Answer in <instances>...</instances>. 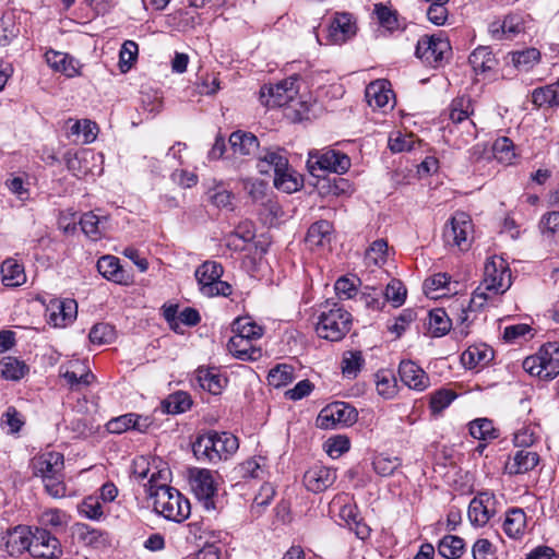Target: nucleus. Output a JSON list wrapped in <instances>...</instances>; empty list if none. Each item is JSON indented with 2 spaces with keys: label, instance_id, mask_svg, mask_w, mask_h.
I'll use <instances>...</instances> for the list:
<instances>
[{
  "label": "nucleus",
  "instance_id": "f257e3e1",
  "mask_svg": "<svg viewBox=\"0 0 559 559\" xmlns=\"http://www.w3.org/2000/svg\"><path fill=\"white\" fill-rule=\"evenodd\" d=\"M511 285V270L507 261L501 257L493 255L487 259L484 266V278L472 297L468 300L456 298L449 307L450 313H456V321L464 324L468 320V311H480L486 305L493 304L497 297L503 295Z\"/></svg>",
  "mask_w": 559,
  "mask_h": 559
},
{
  "label": "nucleus",
  "instance_id": "f03ea898",
  "mask_svg": "<svg viewBox=\"0 0 559 559\" xmlns=\"http://www.w3.org/2000/svg\"><path fill=\"white\" fill-rule=\"evenodd\" d=\"M33 474L40 477L46 492L60 499L67 495V486L63 481V454L56 451L43 452L32 460Z\"/></svg>",
  "mask_w": 559,
  "mask_h": 559
},
{
  "label": "nucleus",
  "instance_id": "7ed1b4c3",
  "mask_svg": "<svg viewBox=\"0 0 559 559\" xmlns=\"http://www.w3.org/2000/svg\"><path fill=\"white\" fill-rule=\"evenodd\" d=\"M239 448L237 437L229 432L209 431L200 435L192 444L199 461L217 463L231 457Z\"/></svg>",
  "mask_w": 559,
  "mask_h": 559
},
{
  "label": "nucleus",
  "instance_id": "20e7f679",
  "mask_svg": "<svg viewBox=\"0 0 559 559\" xmlns=\"http://www.w3.org/2000/svg\"><path fill=\"white\" fill-rule=\"evenodd\" d=\"M154 486H150V495L154 498L155 511L166 520L180 523L190 515L189 500L177 489L159 485L153 491Z\"/></svg>",
  "mask_w": 559,
  "mask_h": 559
},
{
  "label": "nucleus",
  "instance_id": "39448f33",
  "mask_svg": "<svg viewBox=\"0 0 559 559\" xmlns=\"http://www.w3.org/2000/svg\"><path fill=\"white\" fill-rule=\"evenodd\" d=\"M350 325L352 314L334 304L332 308L321 311L316 332L321 338L338 342L349 332Z\"/></svg>",
  "mask_w": 559,
  "mask_h": 559
},
{
  "label": "nucleus",
  "instance_id": "423d86ee",
  "mask_svg": "<svg viewBox=\"0 0 559 559\" xmlns=\"http://www.w3.org/2000/svg\"><path fill=\"white\" fill-rule=\"evenodd\" d=\"M526 372L540 379L550 380L559 374V342H548L523 361Z\"/></svg>",
  "mask_w": 559,
  "mask_h": 559
},
{
  "label": "nucleus",
  "instance_id": "0eeeda50",
  "mask_svg": "<svg viewBox=\"0 0 559 559\" xmlns=\"http://www.w3.org/2000/svg\"><path fill=\"white\" fill-rule=\"evenodd\" d=\"M474 226L471 216L465 212H456L443 230L448 246L467 250L472 243Z\"/></svg>",
  "mask_w": 559,
  "mask_h": 559
},
{
  "label": "nucleus",
  "instance_id": "6e6552de",
  "mask_svg": "<svg viewBox=\"0 0 559 559\" xmlns=\"http://www.w3.org/2000/svg\"><path fill=\"white\" fill-rule=\"evenodd\" d=\"M296 78H287L277 84L264 85L260 91L262 104L267 107H283L288 105L298 94Z\"/></svg>",
  "mask_w": 559,
  "mask_h": 559
},
{
  "label": "nucleus",
  "instance_id": "1a4fd4ad",
  "mask_svg": "<svg viewBox=\"0 0 559 559\" xmlns=\"http://www.w3.org/2000/svg\"><path fill=\"white\" fill-rule=\"evenodd\" d=\"M31 540V556L35 559H59L63 554L59 539L44 527H34Z\"/></svg>",
  "mask_w": 559,
  "mask_h": 559
},
{
  "label": "nucleus",
  "instance_id": "9d476101",
  "mask_svg": "<svg viewBox=\"0 0 559 559\" xmlns=\"http://www.w3.org/2000/svg\"><path fill=\"white\" fill-rule=\"evenodd\" d=\"M308 167L312 175L316 170H328L336 174H344L350 167L349 157L335 150L309 153Z\"/></svg>",
  "mask_w": 559,
  "mask_h": 559
},
{
  "label": "nucleus",
  "instance_id": "9b49d317",
  "mask_svg": "<svg viewBox=\"0 0 559 559\" xmlns=\"http://www.w3.org/2000/svg\"><path fill=\"white\" fill-rule=\"evenodd\" d=\"M357 419L354 407L343 402L333 403L324 407L318 418L317 425L323 429L334 428L336 425L349 426Z\"/></svg>",
  "mask_w": 559,
  "mask_h": 559
},
{
  "label": "nucleus",
  "instance_id": "f8f14e48",
  "mask_svg": "<svg viewBox=\"0 0 559 559\" xmlns=\"http://www.w3.org/2000/svg\"><path fill=\"white\" fill-rule=\"evenodd\" d=\"M498 501L490 491H481L475 496L468 506L467 515L473 525L484 526L497 513Z\"/></svg>",
  "mask_w": 559,
  "mask_h": 559
},
{
  "label": "nucleus",
  "instance_id": "ddd939ff",
  "mask_svg": "<svg viewBox=\"0 0 559 559\" xmlns=\"http://www.w3.org/2000/svg\"><path fill=\"white\" fill-rule=\"evenodd\" d=\"M47 322L53 328L71 324L78 316V304L74 299H52L46 309Z\"/></svg>",
  "mask_w": 559,
  "mask_h": 559
},
{
  "label": "nucleus",
  "instance_id": "4468645a",
  "mask_svg": "<svg viewBox=\"0 0 559 559\" xmlns=\"http://www.w3.org/2000/svg\"><path fill=\"white\" fill-rule=\"evenodd\" d=\"M357 33V23L348 12L335 13L330 26L328 38L332 44L342 45L352 39Z\"/></svg>",
  "mask_w": 559,
  "mask_h": 559
},
{
  "label": "nucleus",
  "instance_id": "2eb2a0df",
  "mask_svg": "<svg viewBox=\"0 0 559 559\" xmlns=\"http://www.w3.org/2000/svg\"><path fill=\"white\" fill-rule=\"evenodd\" d=\"M450 50L448 40L439 37L425 36L418 40L416 56L429 64L441 62Z\"/></svg>",
  "mask_w": 559,
  "mask_h": 559
},
{
  "label": "nucleus",
  "instance_id": "dca6fc26",
  "mask_svg": "<svg viewBox=\"0 0 559 559\" xmlns=\"http://www.w3.org/2000/svg\"><path fill=\"white\" fill-rule=\"evenodd\" d=\"M336 478L335 469L323 465H313L305 473L304 485L307 490L320 493L330 488Z\"/></svg>",
  "mask_w": 559,
  "mask_h": 559
},
{
  "label": "nucleus",
  "instance_id": "f3484780",
  "mask_svg": "<svg viewBox=\"0 0 559 559\" xmlns=\"http://www.w3.org/2000/svg\"><path fill=\"white\" fill-rule=\"evenodd\" d=\"M32 528L24 525H17L7 532L2 537L4 549L10 556H20L24 551L31 554Z\"/></svg>",
  "mask_w": 559,
  "mask_h": 559
},
{
  "label": "nucleus",
  "instance_id": "a211bd4d",
  "mask_svg": "<svg viewBox=\"0 0 559 559\" xmlns=\"http://www.w3.org/2000/svg\"><path fill=\"white\" fill-rule=\"evenodd\" d=\"M189 484L200 500H210L216 492V485L213 474L205 468H191L189 472Z\"/></svg>",
  "mask_w": 559,
  "mask_h": 559
},
{
  "label": "nucleus",
  "instance_id": "6ab92c4d",
  "mask_svg": "<svg viewBox=\"0 0 559 559\" xmlns=\"http://www.w3.org/2000/svg\"><path fill=\"white\" fill-rule=\"evenodd\" d=\"M98 272L108 281L119 285H129L133 282L130 272L120 265L118 258L114 255H104L97 261Z\"/></svg>",
  "mask_w": 559,
  "mask_h": 559
},
{
  "label": "nucleus",
  "instance_id": "aec40b11",
  "mask_svg": "<svg viewBox=\"0 0 559 559\" xmlns=\"http://www.w3.org/2000/svg\"><path fill=\"white\" fill-rule=\"evenodd\" d=\"M152 424L153 421L148 416L129 413L110 419L107 428L111 433H122L129 429L146 432Z\"/></svg>",
  "mask_w": 559,
  "mask_h": 559
},
{
  "label": "nucleus",
  "instance_id": "412c9836",
  "mask_svg": "<svg viewBox=\"0 0 559 559\" xmlns=\"http://www.w3.org/2000/svg\"><path fill=\"white\" fill-rule=\"evenodd\" d=\"M402 382L409 389L424 391L430 385L427 373L413 361H402L399 366Z\"/></svg>",
  "mask_w": 559,
  "mask_h": 559
},
{
  "label": "nucleus",
  "instance_id": "4be33fe9",
  "mask_svg": "<svg viewBox=\"0 0 559 559\" xmlns=\"http://www.w3.org/2000/svg\"><path fill=\"white\" fill-rule=\"evenodd\" d=\"M255 341L233 335L228 341V352L242 361H255L262 357L261 347L254 344Z\"/></svg>",
  "mask_w": 559,
  "mask_h": 559
},
{
  "label": "nucleus",
  "instance_id": "5701e85b",
  "mask_svg": "<svg viewBox=\"0 0 559 559\" xmlns=\"http://www.w3.org/2000/svg\"><path fill=\"white\" fill-rule=\"evenodd\" d=\"M493 350L486 344L469 346L461 355L462 364L468 369L483 368L493 359Z\"/></svg>",
  "mask_w": 559,
  "mask_h": 559
},
{
  "label": "nucleus",
  "instance_id": "b1692460",
  "mask_svg": "<svg viewBox=\"0 0 559 559\" xmlns=\"http://www.w3.org/2000/svg\"><path fill=\"white\" fill-rule=\"evenodd\" d=\"M536 452L519 450L506 462V472L510 475L524 474L532 471L538 464Z\"/></svg>",
  "mask_w": 559,
  "mask_h": 559
},
{
  "label": "nucleus",
  "instance_id": "393cba45",
  "mask_svg": "<svg viewBox=\"0 0 559 559\" xmlns=\"http://www.w3.org/2000/svg\"><path fill=\"white\" fill-rule=\"evenodd\" d=\"M45 59L53 71L61 72L68 78L79 74L78 61L66 52L48 50Z\"/></svg>",
  "mask_w": 559,
  "mask_h": 559
},
{
  "label": "nucleus",
  "instance_id": "a878e982",
  "mask_svg": "<svg viewBox=\"0 0 559 559\" xmlns=\"http://www.w3.org/2000/svg\"><path fill=\"white\" fill-rule=\"evenodd\" d=\"M229 144L235 155L247 156L254 154L259 150L258 138L243 131H235L229 136Z\"/></svg>",
  "mask_w": 559,
  "mask_h": 559
},
{
  "label": "nucleus",
  "instance_id": "bb28decb",
  "mask_svg": "<svg viewBox=\"0 0 559 559\" xmlns=\"http://www.w3.org/2000/svg\"><path fill=\"white\" fill-rule=\"evenodd\" d=\"M496 39H512L524 31V20L520 14H509L500 25L492 24L490 27Z\"/></svg>",
  "mask_w": 559,
  "mask_h": 559
},
{
  "label": "nucleus",
  "instance_id": "cd10ccee",
  "mask_svg": "<svg viewBox=\"0 0 559 559\" xmlns=\"http://www.w3.org/2000/svg\"><path fill=\"white\" fill-rule=\"evenodd\" d=\"M69 367L70 369H67L62 373V377L71 389L78 390L82 385H90L94 380V374L88 370L85 364L74 360L70 362Z\"/></svg>",
  "mask_w": 559,
  "mask_h": 559
},
{
  "label": "nucleus",
  "instance_id": "c85d7f7f",
  "mask_svg": "<svg viewBox=\"0 0 559 559\" xmlns=\"http://www.w3.org/2000/svg\"><path fill=\"white\" fill-rule=\"evenodd\" d=\"M333 226L329 221L313 223L307 233L306 242L310 248L325 247L332 240Z\"/></svg>",
  "mask_w": 559,
  "mask_h": 559
},
{
  "label": "nucleus",
  "instance_id": "c756f323",
  "mask_svg": "<svg viewBox=\"0 0 559 559\" xmlns=\"http://www.w3.org/2000/svg\"><path fill=\"white\" fill-rule=\"evenodd\" d=\"M340 518L345 525L353 531L360 539H366L370 535V527L361 521L356 506L345 504L340 510Z\"/></svg>",
  "mask_w": 559,
  "mask_h": 559
},
{
  "label": "nucleus",
  "instance_id": "7c9ffc66",
  "mask_svg": "<svg viewBox=\"0 0 559 559\" xmlns=\"http://www.w3.org/2000/svg\"><path fill=\"white\" fill-rule=\"evenodd\" d=\"M503 532L513 539L521 538L526 530V514L522 509L513 508L506 513Z\"/></svg>",
  "mask_w": 559,
  "mask_h": 559
},
{
  "label": "nucleus",
  "instance_id": "2f4dec72",
  "mask_svg": "<svg viewBox=\"0 0 559 559\" xmlns=\"http://www.w3.org/2000/svg\"><path fill=\"white\" fill-rule=\"evenodd\" d=\"M282 169L274 174V186L286 193L298 191L302 187L301 176L289 166V163Z\"/></svg>",
  "mask_w": 559,
  "mask_h": 559
},
{
  "label": "nucleus",
  "instance_id": "473e14b6",
  "mask_svg": "<svg viewBox=\"0 0 559 559\" xmlns=\"http://www.w3.org/2000/svg\"><path fill=\"white\" fill-rule=\"evenodd\" d=\"M108 217L99 216L94 212H87L80 218V225L83 233L92 240H98L107 229Z\"/></svg>",
  "mask_w": 559,
  "mask_h": 559
},
{
  "label": "nucleus",
  "instance_id": "72a5a7b5",
  "mask_svg": "<svg viewBox=\"0 0 559 559\" xmlns=\"http://www.w3.org/2000/svg\"><path fill=\"white\" fill-rule=\"evenodd\" d=\"M258 159V168L262 174H267L269 168H272L274 173L283 170L282 167L287 166L288 163L284 151L281 148H265L259 154Z\"/></svg>",
  "mask_w": 559,
  "mask_h": 559
},
{
  "label": "nucleus",
  "instance_id": "f704fd0d",
  "mask_svg": "<svg viewBox=\"0 0 559 559\" xmlns=\"http://www.w3.org/2000/svg\"><path fill=\"white\" fill-rule=\"evenodd\" d=\"M199 385L211 394H219L226 384V378L215 369L200 368L197 370Z\"/></svg>",
  "mask_w": 559,
  "mask_h": 559
},
{
  "label": "nucleus",
  "instance_id": "c9c22d12",
  "mask_svg": "<svg viewBox=\"0 0 559 559\" xmlns=\"http://www.w3.org/2000/svg\"><path fill=\"white\" fill-rule=\"evenodd\" d=\"M2 283L7 287H17L26 282L24 267L14 259H7L1 264Z\"/></svg>",
  "mask_w": 559,
  "mask_h": 559
},
{
  "label": "nucleus",
  "instance_id": "e433bc0d",
  "mask_svg": "<svg viewBox=\"0 0 559 559\" xmlns=\"http://www.w3.org/2000/svg\"><path fill=\"white\" fill-rule=\"evenodd\" d=\"M468 61L476 74L491 71L497 64V60L490 48L485 46L477 47L469 55Z\"/></svg>",
  "mask_w": 559,
  "mask_h": 559
},
{
  "label": "nucleus",
  "instance_id": "4c0bfd02",
  "mask_svg": "<svg viewBox=\"0 0 559 559\" xmlns=\"http://www.w3.org/2000/svg\"><path fill=\"white\" fill-rule=\"evenodd\" d=\"M452 326L450 313L442 308H436L428 313V329L432 336L441 337L449 333Z\"/></svg>",
  "mask_w": 559,
  "mask_h": 559
},
{
  "label": "nucleus",
  "instance_id": "58836bf2",
  "mask_svg": "<svg viewBox=\"0 0 559 559\" xmlns=\"http://www.w3.org/2000/svg\"><path fill=\"white\" fill-rule=\"evenodd\" d=\"M78 534L80 539L94 548H106L110 546V537L107 532L91 527L87 524H79Z\"/></svg>",
  "mask_w": 559,
  "mask_h": 559
},
{
  "label": "nucleus",
  "instance_id": "ea45409f",
  "mask_svg": "<svg viewBox=\"0 0 559 559\" xmlns=\"http://www.w3.org/2000/svg\"><path fill=\"white\" fill-rule=\"evenodd\" d=\"M450 276L447 273H438L424 282L423 289L427 297L438 299L450 293Z\"/></svg>",
  "mask_w": 559,
  "mask_h": 559
},
{
  "label": "nucleus",
  "instance_id": "a19ab883",
  "mask_svg": "<svg viewBox=\"0 0 559 559\" xmlns=\"http://www.w3.org/2000/svg\"><path fill=\"white\" fill-rule=\"evenodd\" d=\"M440 556L447 559H459L465 552V542L455 535L443 536L437 546Z\"/></svg>",
  "mask_w": 559,
  "mask_h": 559
},
{
  "label": "nucleus",
  "instance_id": "79ce46f5",
  "mask_svg": "<svg viewBox=\"0 0 559 559\" xmlns=\"http://www.w3.org/2000/svg\"><path fill=\"white\" fill-rule=\"evenodd\" d=\"M224 269L221 263L216 261H205L194 272L199 289L202 293V287L207 283H214L223 276Z\"/></svg>",
  "mask_w": 559,
  "mask_h": 559
},
{
  "label": "nucleus",
  "instance_id": "37998d69",
  "mask_svg": "<svg viewBox=\"0 0 559 559\" xmlns=\"http://www.w3.org/2000/svg\"><path fill=\"white\" fill-rule=\"evenodd\" d=\"M233 332L235 336L258 341L263 335V328L249 317H240L234 321Z\"/></svg>",
  "mask_w": 559,
  "mask_h": 559
},
{
  "label": "nucleus",
  "instance_id": "c03bdc74",
  "mask_svg": "<svg viewBox=\"0 0 559 559\" xmlns=\"http://www.w3.org/2000/svg\"><path fill=\"white\" fill-rule=\"evenodd\" d=\"M88 157L94 158V154L90 151H83L81 153L68 152L64 155L67 168L78 178H81L88 173L87 162Z\"/></svg>",
  "mask_w": 559,
  "mask_h": 559
},
{
  "label": "nucleus",
  "instance_id": "a18cd8bd",
  "mask_svg": "<svg viewBox=\"0 0 559 559\" xmlns=\"http://www.w3.org/2000/svg\"><path fill=\"white\" fill-rule=\"evenodd\" d=\"M473 114L472 99L468 96L456 97L452 100L449 108V118L454 123H461L467 120Z\"/></svg>",
  "mask_w": 559,
  "mask_h": 559
},
{
  "label": "nucleus",
  "instance_id": "49530a36",
  "mask_svg": "<svg viewBox=\"0 0 559 559\" xmlns=\"http://www.w3.org/2000/svg\"><path fill=\"white\" fill-rule=\"evenodd\" d=\"M511 59L519 71L527 72L538 63L540 52L535 48H528L512 52Z\"/></svg>",
  "mask_w": 559,
  "mask_h": 559
},
{
  "label": "nucleus",
  "instance_id": "de8ad7c7",
  "mask_svg": "<svg viewBox=\"0 0 559 559\" xmlns=\"http://www.w3.org/2000/svg\"><path fill=\"white\" fill-rule=\"evenodd\" d=\"M532 103L537 107L559 106V95L555 83L535 88L532 93Z\"/></svg>",
  "mask_w": 559,
  "mask_h": 559
},
{
  "label": "nucleus",
  "instance_id": "09e8293b",
  "mask_svg": "<svg viewBox=\"0 0 559 559\" xmlns=\"http://www.w3.org/2000/svg\"><path fill=\"white\" fill-rule=\"evenodd\" d=\"M365 362L360 352H345L341 361V369L344 377L354 379L357 377Z\"/></svg>",
  "mask_w": 559,
  "mask_h": 559
},
{
  "label": "nucleus",
  "instance_id": "8fccbe9b",
  "mask_svg": "<svg viewBox=\"0 0 559 559\" xmlns=\"http://www.w3.org/2000/svg\"><path fill=\"white\" fill-rule=\"evenodd\" d=\"M78 512L81 516L92 521H100L104 518L103 503L95 496L84 498L78 506Z\"/></svg>",
  "mask_w": 559,
  "mask_h": 559
},
{
  "label": "nucleus",
  "instance_id": "3c124183",
  "mask_svg": "<svg viewBox=\"0 0 559 559\" xmlns=\"http://www.w3.org/2000/svg\"><path fill=\"white\" fill-rule=\"evenodd\" d=\"M492 154L498 162L507 165L512 164L516 156L513 142L506 136L498 138L493 142Z\"/></svg>",
  "mask_w": 559,
  "mask_h": 559
},
{
  "label": "nucleus",
  "instance_id": "603ef678",
  "mask_svg": "<svg viewBox=\"0 0 559 559\" xmlns=\"http://www.w3.org/2000/svg\"><path fill=\"white\" fill-rule=\"evenodd\" d=\"M365 264L371 272L382 269L384 265V239H378L372 242L366 251Z\"/></svg>",
  "mask_w": 559,
  "mask_h": 559
},
{
  "label": "nucleus",
  "instance_id": "864d4df0",
  "mask_svg": "<svg viewBox=\"0 0 559 559\" xmlns=\"http://www.w3.org/2000/svg\"><path fill=\"white\" fill-rule=\"evenodd\" d=\"M469 433L478 440H492L498 437V431L495 429L492 421L487 418L473 420L469 424Z\"/></svg>",
  "mask_w": 559,
  "mask_h": 559
},
{
  "label": "nucleus",
  "instance_id": "5fc2aeb1",
  "mask_svg": "<svg viewBox=\"0 0 559 559\" xmlns=\"http://www.w3.org/2000/svg\"><path fill=\"white\" fill-rule=\"evenodd\" d=\"M360 280L356 276H342L335 284L334 289L337 297L342 300L352 299L358 293Z\"/></svg>",
  "mask_w": 559,
  "mask_h": 559
},
{
  "label": "nucleus",
  "instance_id": "6e6d98bb",
  "mask_svg": "<svg viewBox=\"0 0 559 559\" xmlns=\"http://www.w3.org/2000/svg\"><path fill=\"white\" fill-rule=\"evenodd\" d=\"M191 406V400L185 392H177L168 396L162 403L163 411L168 414H179L188 411Z\"/></svg>",
  "mask_w": 559,
  "mask_h": 559
},
{
  "label": "nucleus",
  "instance_id": "4d7b16f0",
  "mask_svg": "<svg viewBox=\"0 0 559 559\" xmlns=\"http://www.w3.org/2000/svg\"><path fill=\"white\" fill-rule=\"evenodd\" d=\"M20 28L13 13L0 15V46L4 47L17 36Z\"/></svg>",
  "mask_w": 559,
  "mask_h": 559
},
{
  "label": "nucleus",
  "instance_id": "13d9d810",
  "mask_svg": "<svg viewBox=\"0 0 559 559\" xmlns=\"http://www.w3.org/2000/svg\"><path fill=\"white\" fill-rule=\"evenodd\" d=\"M294 368L290 365L281 364L269 372V383L275 388L285 386L294 380Z\"/></svg>",
  "mask_w": 559,
  "mask_h": 559
},
{
  "label": "nucleus",
  "instance_id": "bf43d9fd",
  "mask_svg": "<svg viewBox=\"0 0 559 559\" xmlns=\"http://www.w3.org/2000/svg\"><path fill=\"white\" fill-rule=\"evenodd\" d=\"M38 522L40 524L39 527L58 530L63 528L68 524V516L66 512L59 509H48L40 514Z\"/></svg>",
  "mask_w": 559,
  "mask_h": 559
},
{
  "label": "nucleus",
  "instance_id": "052dcab7",
  "mask_svg": "<svg viewBox=\"0 0 559 559\" xmlns=\"http://www.w3.org/2000/svg\"><path fill=\"white\" fill-rule=\"evenodd\" d=\"M366 102L373 109L384 106V80H376L367 85L365 91Z\"/></svg>",
  "mask_w": 559,
  "mask_h": 559
},
{
  "label": "nucleus",
  "instance_id": "680f3d73",
  "mask_svg": "<svg viewBox=\"0 0 559 559\" xmlns=\"http://www.w3.org/2000/svg\"><path fill=\"white\" fill-rule=\"evenodd\" d=\"M26 371V365L16 358L7 357L2 360L1 374L7 380L17 381L25 376Z\"/></svg>",
  "mask_w": 559,
  "mask_h": 559
},
{
  "label": "nucleus",
  "instance_id": "e2e57ef3",
  "mask_svg": "<svg viewBox=\"0 0 559 559\" xmlns=\"http://www.w3.org/2000/svg\"><path fill=\"white\" fill-rule=\"evenodd\" d=\"M264 459L251 457L237 466V472L242 478H262L264 474Z\"/></svg>",
  "mask_w": 559,
  "mask_h": 559
},
{
  "label": "nucleus",
  "instance_id": "0e129e2a",
  "mask_svg": "<svg viewBox=\"0 0 559 559\" xmlns=\"http://www.w3.org/2000/svg\"><path fill=\"white\" fill-rule=\"evenodd\" d=\"M407 289L405 285L397 278H392L386 283V302H391L393 307H401L406 299Z\"/></svg>",
  "mask_w": 559,
  "mask_h": 559
},
{
  "label": "nucleus",
  "instance_id": "69168bd1",
  "mask_svg": "<svg viewBox=\"0 0 559 559\" xmlns=\"http://www.w3.org/2000/svg\"><path fill=\"white\" fill-rule=\"evenodd\" d=\"M115 329L108 323L95 324L88 334L90 341L93 344L103 345L111 343L115 340Z\"/></svg>",
  "mask_w": 559,
  "mask_h": 559
},
{
  "label": "nucleus",
  "instance_id": "338daca9",
  "mask_svg": "<svg viewBox=\"0 0 559 559\" xmlns=\"http://www.w3.org/2000/svg\"><path fill=\"white\" fill-rule=\"evenodd\" d=\"M416 143L413 134H403L400 131L392 132L389 138V147L394 153L412 151Z\"/></svg>",
  "mask_w": 559,
  "mask_h": 559
},
{
  "label": "nucleus",
  "instance_id": "774afa93",
  "mask_svg": "<svg viewBox=\"0 0 559 559\" xmlns=\"http://www.w3.org/2000/svg\"><path fill=\"white\" fill-rule=\"evenodd\" d=\"M139 52L138 44L133 40H126L119 51V68L121 72L131 69L132 63L136 60Z\"/></svg>",
  "mask_w": 559,
  "mask_h": 559
}]
</instances>
